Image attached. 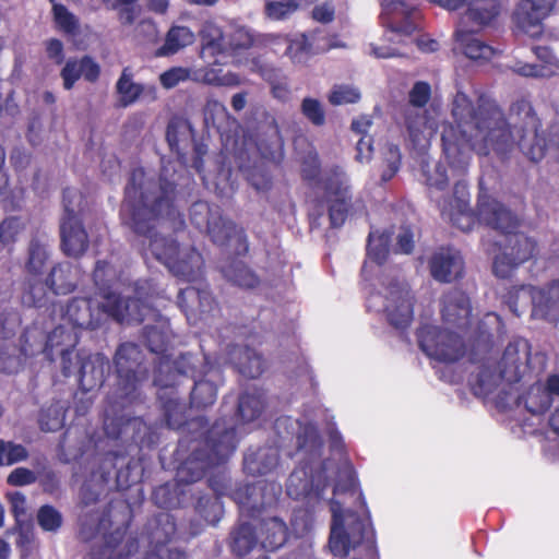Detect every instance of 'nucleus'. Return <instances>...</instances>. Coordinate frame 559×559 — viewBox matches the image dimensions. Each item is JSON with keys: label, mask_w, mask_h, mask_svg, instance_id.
<instances>
[{"label": "nucleus", "mask_w": 559, "mask_h": 559, "mask_svg": "<svg viewBox=\"0 0 559 559\" xmlns=\"http://www.w3.org/2000/svg\"><path fill=\"white\" fill-rule=\"evenodd\" d=\"M516 404L523 405L532 415H543L550 408L552 397L539 382H536L530 386L526 393L518 397Z\"/></svg>", "instance_id": "c03bdc74"}, {"label": "nucleus", "mask_w": 559, "mask_h": 559, "mask_svg": "<svg viewBox=\"0 0 559 559\" xmlns=\"http://www.w3.org/2000/svg\"><path fill=\"white\" fill-rule=\"evenodd\" d=\"M64 414L56 406L43 409L39 415V426L44 431H57L62 428Z\"/></svg>", "instance_id": "774afa93"}, {"label": "nucleus", "mask_w": 559, "mask_h": 559, "mask_svg": "<svg viewBox=\"0 0 559 559\" xmlns=\"http://www.w3.org/2000/svg\"><path fill=\"white\" fill-rule=\"evenodd\" d=\"M143 336L147 349L157 355L158 362L154 368V377L160 373L162 377L175 374V360H171L167 355L168 337L167 334L160 329L153 325H145L143 329Z\"/></svg>", "instance_id": "473e14b6"}, {"label": "nucleus", "mask_w": 559, "mask_h": 559, "mask_svg": "<svg viewBox=\"0 0 559 559\" xmlns=\"http://www.w3.org/2000/svg\"><path fill=\"white\" fill-rule=\"evenodd\" d=\"M177 304L188 320H202L221 313L219 305L207 287L181 288L177 296Z\"/></svg>", "instance_id": "6ab92c4d"}, {"label": "nucleus", "mask_w": 559, "mask_h": 559, "mask_svg": "<svg viewBox=\"0 0 559 559\" xmlns=\"http://www.w3.org/2000/svg\"><path fill=\"white\" fill-rule=\"evenodd\" d=\"M431 277L439 283H453L464 275V259L460 251L451 247H441L428 261Z\"/></svg>", "instance_id": "a878e982"}, {"label": "nucleus", "mask_w": 559, "mask_h": 559, "mask_svg": "<svg viewBox=\"0 0 559 559\" xmlns=\"http://www.w3.org/2000/svg\"><path fill=\"white\" fill-rule=\"evenodd\" d=\"M52 15L57 28L66 35L76 36L80 33L79 19L66 5L55 3L52 5Z\"/></svg>", "instance_id": "6e6d98bb"}, {"label": "nucleus", "mask_w": 559, "mask_h": 559, "mask_svg": "<svg viewBox=\"0 0 559 559\" xmlns=\"http://www.w3.org/2000/svg\"><path fill=\"white\" fill-rule=\"evenodd\" d=\"M329 486L323 469L308 474L306 467L295 468L286 483V492L294 500H319Z\"/></svg>", "instance_id": "aec40b11"}, {"label": "nucleus", "mask_w": 559, "mask_h": 559, "mask_svg": "<svg viewBox=\"0 0 559 559\" xmlns=\"http://www.w3.org/2000/svg\"><path fill=\"white\" fill-rule=\"evenodd\" d=\"M532 317L557 324L559 321V280L543 287H532Z\"/></svg>", "instance_id": "c756f323"}, {"label": "nucleus", "mask_w": 559, "mask_h": 559, "mask_svg": "<svg viewBox=\"0 0 559 559\" xmlns=\"http://www.w3.org/2000/svg\"><path fill=\"white\" fill-rule=\"evenodd\" d=\"M472 392L476 396L486 397L490 395L496 386V376L489 369H481L474 381H471Z\"/></svg>", "instance_id": "e2e57ef3"}, {"label": "nucleus", "mask_w": 559, "mask_h": 559, "mask_svg": "<svg viewBox=\"0 0 559 559\" xmlns=\"http://www.w3.org/2000/svg\"><path fill=\"white\" fill-rule=\"evenodd\" d=\"M49 259L47 247L38 238H32L28 245L25 270L29 275L38 276Z\"/></svg>", "instance_id": "3c124183"}, {"label": "nucleus", "mask_w": 559, "mask_h": 559, "mask_svg": "<svg viewBox=\"0 0 559 559\" xmlns=\"http://www.w3.org/2000/svg\"><path fill=\"white\" fill-rule=\"evenodd\" d=\"M332 522L329 536V548L335 557L346 558L352 549L367 542L374 547V531L370 514L360 516L356 511L341 509V503L331 501Z\"/></svg>", "instance_id": "1a4fd4ad"}, {"label": "nucleus", "mask_w": 559, "mask_h": 559, "mask_svg": "<svg viewBox=\"0 0 559 559\" xmlns=\"http://www.w3.org/2000/svg\"><path fill=\"white\" fill-rule=\"evenodd\" d=\"M237 358V369L239 373L247 378L257 379L265 370L263 356L249 346L241 347Z\"/></svg>", "instance_id": "8fccbe9b"}, {"label": "nucleus", "mask_w": 559, "mask_h": 559, "mask_svg": "<svg viewBox=\"0 0 559 559\" xmlns=\"http://www.w3.org/2000/svg\"><path fill=\"white\" fill-rule=\"evenodd\" d=\"M265 407V401L263 394L254 389L253 391H245L239 395L237 411L235 414V421L230 423L224 416L221 418L225 419L227 425H230L236 430L237 424H247L258 419ZM238 440V438L236 437Z\"/></svg>", "instance_id": "e433bc0d"}, {"label": "nucleus", "mask_w": 559, "mask_h": 559, "mask_svg": "<svg viewBox=\"0 0 559 559\" xmlns=\"http://www.w3.org/2000/svg\"><path fill=\"white\" fill-rule=\"evenodd\" d=\"M519 226L518 219V226L512 231L500 233L506 236L507 243L502 252L495 257L492 263V272L499 278H509L518 266L538 252L537 241L524 233H518Z\"/></svg>", "instance_id": "2eb2a0df"}, {"label": "nucleus", "mask_w": 559, "mask_h": 559, "mask_svg": "<svg viewBox=\"0 0 559 559\" xmlns=\"http://www.w3.org/2000/svg\"><path fill=\"white\" fill-rule=\"evenodd\" d=\"M153 383L158 388L157 400L163 413V418L168 428L174 430H182L185 433L180 440L182 447L187 443L191 452L194 449L205 448V442L210 431L217 427V433L223 435L225 431L233 433L234 452L237 449V439L235 428L225 423V419H216L212 426L205 416H197L191 419L187 418L186 403L180 399L176 385V374L162 377L160 373L153 378Z\"/></svg>", "instance_id": "20e7f679"}, {"label": "nucleus", "mask_w": 559, "mask_h": 559, "mask_svg": "<svg viewBox=\"0 0 559 559\" xmlns=\"http://www.w3.org/2000/svg\"><path fill=\"white\" fill-rule=\"evenodd\" d=\"M557 0H521L512 14L522 32L535 36L542 32L543 21L549 16Z\"/></svg>", "instance_id": "5701e85b"}, {"label": "nucleus", "mask_w": 559, "mask_h": 559, "mask_svg": "<svg viewBox=\"0 0 559 559\" xmlns=\"http://www.w3.org/2000/svg\"><path fill=\"white\" fill-rule=\"evenodd\" d=\"M451 224L457 229L471 231L476 223L489 227L498 233H510L518 226V216L502 202L488 193L483 177L478 179V194L476 209H449Z\"/></svg>", "instance_id": "0eeeda50"}, {"label": "nucleus", "mask_w": 559, "mask_h": 559, "mask_svg": "<svg viewBox=\"0 0 559 559\" xmlns=\"http://www.w3.org/2000/svg\"><path fill=\"white\" fill-rule=\"evenodd\" d=\"M177 185L165 177L147 178L144 168L130 171L123 191L120 219L135 235L148 239L152 255L167 265L180 253V246L173 237L156 231L157 223L176 213Z\"/></svg>", "instance_id": "f03ea898"}, {"label": "nucleus", "mask_w": 559, "mask_h": 559, "mask_svg": "<svg viewBox=\"0 0 559 559\" xmlns=\"http://www.w3.org/2000/svg\"><path fill=\"white\" fill-rule=\"evenodd\" d=\"M139 549L136 538H124V532H116L105 536L102 545H94L85 559H131Z\"/></svg>", "instance_id": "c85d7f7f"}, {"label": "nucleus", "mask_w": 559, "mask_h": 559, "mask_svg": "<svg viewBox=\"0 0 559 559\" xmlns=\"http://www.w3.org/2000/svg\"><path fill=\"white\" fill-rule=\"evenodd\" d=\"M114 365L117 373V404L128 408L144 403L141 386L147 380L148 368L140 346L132 342L120 344L114 356Z\"/></svg>", "instance_id": "6e6552de"}, {"label": "nucleus", "mask_w": 559, "mask_h": 559, "mask_svg": "<svg viewBox=\"0 0 559 559\" xmlns=\"http://www.w3.org/2000/svg\"><path fill=\"white\" fill-rule=\"evenodd\" d=\"M431 98V86L426 81H416L408 92L411 108L423 109Z\"/></svg>", "instance_id": "69168bd1"}, {"label": "nucleus", "mask_w": 559, "mask_h": 559, "mask_svg": "<svg viewBox=\"0 0 559 559\" xmlns=\"http://www.w3.org/2000/svg\"><path fill=\"white\" fill-rule=\"evenodd\" d=\"M194 41V34L187 26L174 25L166 34L165 43L160 46L156 56H171Z\"/></svg>", "instance_id": "49530a36"}, {"label": "nucleus", "mask_w": 559, "mask_h": 559, "mask_svg": "<svg viewBox=\"0 0 559 559\" xmlns=\"http://www.w3.org/2000/svg\"><path fill=\"white\" fill-rule=\"evenodd\" d=\"M280 463L278 450L273 447L249 449L243 456V471L251 476H263L272 473Z\"/></svg>", "instance_id": "c9c22d12"}, {"label": "nucleus", "mask_w": 559, "mask_h": 559, "mask_svg": "<svg viewBox=\"0 0 559 559\" xmlns=\"http://www.w3.org/2000/svg\"><path fill=\"white\" fill-rule=\"evenodd\" d=\"M234 454L233 433H217V427L210 431L205 448L194 449L180 463L176 478L154 488L152 501L162 509L178 508L183 503L186 487L201 480L209 471L221 466Z\"/></svg>", "instance_id": "7ed1b4c3"}, {"label": "nucleus", "mask_w": 559, "mask_h": 559, "mask_svg": "<svg viewBox=\"0 0 559 559\" xmlns=\"http://www.w3.org/2000/svg\"><path fill=\"white\" fill-rule=\"evenodd\" d=\"M464 19L480 31L489 26L500 14L501 3L498 0H471L467 1Z\"/></svg>", "instance_id": "ea45409f"}, {"label": "nucleus", "mask_w": 559, "mask_h": 559, "mask_svg": "<svg viewBox=\"0 0 559 559\" xmlns=\"http://www.w3.org/2000/svg\"><path fill=\"white\" fill-rule=\"evenodd\" d=\"M175 371L176 380L182 376L194 382L190 393L191 407L205 409L216 402L218 385L223 383V372L206 356L201 358L191 353L181 354L176 359Z\"/></svg>", "instance_id": "9d476101"}, {"label": "nucleus", "mask_w": 559, "mask_h": 559, "mask_svg": "<svg viewBox=\"0 0 559 559\" xmlns=\"http://www.w3.org/2000/svg\"><path fill=\"white\" fill-rule=\"evenodd\" d=\"M207 484L216 498L213 500L210 497H200L195 510L211 524L218 521L216 516V511L219 510L218 498L223 496L230 497L238 504L241 518H255L263 510L274 507L282 492L280 485L267 481L239 483L230 488L229 479L221 472L212 474L207 478Z\"/></svg>", "instance_id": "39448f33"}, {"label": "nucleus", "mask_w": 559, "mask_h": 559, "mask_svg": "<svg viewBox=\"0 0 559 559\" xmlns=\"http://www.w3.org/2000/svg\"><path fill=\"white\" fill-rule=\"evenodd\" d=\"M441 306V317L447 324L457 329L468 326L472 306L465 292L459 288L450 289L443 294Z\"/></svg>", "instance_id": "7c9ffc66"}, {"label": "nucleus", "mask_w": 559, "mask_h": 559, "mask_svg": "<svg viewBox=\"0 0 559 559\" xmlns=\"http://www.w3.org/2000/svg\"><path fill=\"white\" fill-rule=\"evenodd\" d=\"M116 93L118 95L117 107L127 108L136 103L142 95L156 97V87L133 82V73L129 67L123 68L118 81L116 82Z\"/></svg>", "instance_id": "f704fd0d"}, {"label": "nucleus", "mask_w": 559, "mask_h": 559, "mask_svg": "<svg viewBox=\"0 0 559 559\" xmlns=\"http://www.w3.org/2000/svg\"><path fill=\"white\" fill-rule=\"evenodd\" d=\"M229 547L239 557L248 555L258 544L255 527L249 522H239L230 532Z\"/></svg>", "instance_id": "37998d69"}, {"label": "nucleus", "mask_w": 559, "mask_h": 559, "mask_svg": "<svg viewBox=\"0 0 559 559\" xmlns=\"http://www.w3.org/2000/svg\"><path fill=\"white\" fill-rule=\"evenodd\" d=\"M510 116L516 117L521 123L522 134L518 146L528 160L540 162L549 154L559 163V126H551L547 131H542V121L532 103L521 97L510 106Z\"/></svg>", "instance_id": "423d86ee"}, {"label": "nucleus", "mask_w": 559, "mask_h": 559, "mask_svg": "<svg viewBox=\"0 0 559 559\" xmlns=\"http://www.w3.org/2000/svg\"><path fill=\"white\" fill-rule=\"evenodd\" d=\"M72 368L74 371L71 376L76 377L79 388L83 392H91L103 386L109 371V360L100 353L78 352L72 357Z\"/></svg>", "instance_id": "f3484780"}, {"label": "nucleus", "mask_w": 559, "mask_h": 559, "mask_svg": "<svg viewBox=\"0 0 559 559\" xmlns=\"http://www.w3.org/2000/svg\"><path fill=\"white\" fill-rule=\"evenodd\" d=\"M81 200L82 195L75 189H63V214L59 223L60 250L64 255L74 259L81 258L90 247L88 234L73 206L75 201Z\"/></svg>", "instance_id": "ddd939ff"}, {"label": "nucleus", "mask_w": 559, "mask_h": 559, "mask_svg": "<svg viewBox=\"0 0 559 559\" xmlns=\"http://www.w3.org/2000/svg\"><path fill=\"white\" fill-rule=\"evenodd\" d=\"M557 0H521L512 14L522 32L535 36L542 32L543 21L549 16Z\"/></svg>", "instance_id": "b1692460"}, {"label": "nucleus", "mask_w": 559, "mask_h": 559, "mask_svg": "<svg viewBox=\"0 0 559 559\" xmlns=\"http://www.w3.org/2000/svg\"><path fill=\"white\" fill-rule=\"evenodd\" d=\"M145 527L148 538L145 559H188L185 550L168 546L177 531L175 518L169 512L156 513L147 521Z\"/></svg>", "instance_id": "dca6fc26"}, {"label": "nucleus", "mask_w": 559, "mask_h": 559, "mask_svg": "<svg viewBox=\"0 0 559 559\" xmlns=\"http://www.w3.org/2000/svg\"><path fill=\"white\" fill-rule=\"evenodd\" d=\"M421 174L429 190L443 191L449 186L447 167L440 162L430 164L428 160H423Z\"/></svg>", "instance_id": "603ef678"}, {"label": "nucleus", "mask_w": 559, "mask_h": 559, "mask_svg": "<svg viewBox=\"0 0 559 559\" xmlns=\"http://www.w3.org/2000/svg\"><path fill=\"white\" fill-rule=\"evenodd\" d=\"M454 123L442 128L441 144L453 170L465 174L473 153L487 157L493 153L501 162L509 159L515 142L510 122L498 103L481 94L474 103L457 92L451 109Z\"/></svg>", "instance_id": "f257e3e1"}, {"label": "nucleus", "mask_w": 559, "mask_h": 559, "mask_svg": "<svg viewBox=\"0 0 559 559\" xmlns=\"http://www.w3.org/2000/svg\"><path fill=\"white\" fill-rule=\"evenodd\" d=\"M216 209L219 207L217 205L212 206L206 201L198 200L193 202L189 209L191 224L200 231H203L210 226L211 221L214 218V214L216 213Z\"/></svg>", "instance_id": "4d7b16f0"}, {"label": "nucleus", "mask_w": 559, "mask_h": 559, "mask_svg": "<svg viewBox=\"0 0 559 559\" xmlns=\"http://www.w3.org/2000/svg\"><path fill=\"white\" fill-rule=\"evenodd\" d=\"M110 304L99 302L91 297H73L71 298L62 314L73 329L80 330H96L107 318H112L117 322L127 321V316L122 314L120 304L112 300V297L107 295Z\"/></svg>", "instance_id": "f8f14e48"}, {"label": "nucleus", "mask_w": 559, "mask_h": 559, "mask_svg": "<svg viewBox=\"0 0 559 559\" xmlns=\"http://www.w3.org/2000/svg\"><path fill=\"white\" fill-rule=\"evenodd\" d=\"M104 430L106 436L111 439L126 438L140 445H148L153 442L152 428L141 416H131L130 414L110 416L106 413Z\"/></svg>", "instance_id": "a211bd4d"}, {"label": "nucleus", "mask_w": 559, "mask_h": 559, "mask_svg": "<svg viewBox=\"0 0 559 559\" xmlns=\"http://www.w3.org/2000/svg\"><path fill=\"white\" fill-rule=\"evenodd\" d=\"M319 183L330 200L352 195L346 175L340 166L335 165L325 170Z\"/></svg>", "instance_id": "a18cd8bd"}, {"label": "nucleus", "mask_w": 559, "mask_h": 559, "mask_svg": "<svg viewBox=\"0 0 559 559\" xmlns=\"http://www.w3.org/2000/svg\"><path fill=\"white\" fill-rule=\"evenodd\" d=\"M117 280V272L114 265L106 260H98L93 271V282L98 289L99 296L105 300V304H110L107 295L112 297L120 304L122 314L127 316V322L142 323L144 322L146 314L151 310L150 305L141 294L143 289L142 282L138 281L134 283V296H129L123 299L120 295L112 290L114 284Z\"/></svg>", "instance_id": "9b49d317"}, {"label": "nucleus", "mask_w": 559, "mask_h": 559, "mask_svg": "<svg viewBox=\"0 0 559 559\" xmlns=\"http://www.w3.org/2000/svg\"><path fill=\"white\" fill-rule=\"evenodd\" d=\"M27 457L28 452L24 445L0 439V466L13 465Z\"/></svg>", "instance_id": "052dcab7"}, {"label": "nucleus", "mask_w": 559, "mask_h": 559, "mask_svg": "<svg viewBox=\"0 0 559 559\" xmlns=\"http://www.w3.org/2000/svg\"><path fill=\"white\" fill-rule=\"evenodd\" d=\"M178 278L195 283L203 278L204 261L202 254L193 247L180 249L179 255L166 265Z\"/></svg>", "instance_id": "72a5a7b5"}, {"label": "nucleus", "mask_w": 559, "mask_h": 559, "mask_svg": "<svg viewBox=\"0 0 559 559\" xmlns=\"http://www.w3.org/2000/svg\"><path fill=\"white\" fill-rule=\"evenodd\" d=\"M389 235L384 233L376 235L371 231L368 236L367 243L368 258L377 264L382 265L389 257Z\"/></svg>", "instance_id": "13d9d810"}, {"label": "nucleus", "mask_w": 559, "mask_h": 559, "mask_svg": "<svg viewBox=\"0 0 559 559\" xmlns=\"http://www.w3.org/2000/svg\"><path fill=\"white\" fill-rule=\"evenodd\" d=\"M46 287L55 295H68L78 286V271L70 262L55 264L45 280Z\"/></svg>", "instance_id": "4c0bfd02"}, {"label": "nucleus", "mask_w": 559, "mask_h": 559, "mask_svg": "<svg viewBox=\"0 0 559 559\" xmlns=\"http://www.w3.org/2000/svg\"><path fill=\"white\" fill-rule=\"evenodd\" d=\"M301 112L313 126L321 127L325 122L324 109L316 98H304L301 102Z\"/></svg>", "instance_id": "338daca9"}, {"label": "nucleus", "mask_w": 559, "mask_h": 559, "mask_svg": "<svg viewBox=\"0 0 559 559\" xmlns=\"http://www.w3.org/2000/svg\"><path fill=\"white\" fill-rule=\"evenodd\" d=\"M415 297L411 289L399 283H391L384 307L386 320L397 330L407 329L414 318Z\"/></svg>", "instance_id": "412c9836"}, {"label": "nucleus", "mask_w": 559, "mask_h": 559, "mask_svg": "<svg viewBox=\"0 0 559 559\" xmlns=\"http://www.w3.org/2000/svg\"><path fill=\"white\" fill-rule=\"evenodd\" d=\"M352 199L350 195L330 200L328 214L331 228H340L344 225L352 207Z\"/></svg>", "instance_id": "bf43d9fd"}, {"label": "nucleus", "mask_w": 559, "mask_h": 559, "mask_svg": "<svg viewBox=\"0 0 559 559\" xmlns=\"http://www.w3.org/2000/svg\"><path fill=\"white\" fill-rule=\"evenodd\" d=\"M79 343V335L74 329H69L62 324L56 326L48 335L44 347V353L49 360H55L56 355L61 358V372L63 377H71L74 371L72 368V357L75 355L74 348Z\"/></svg>", "instance_id": "4be33fe9"}, {"label": "nucleus", "mask_w": 559, "mask_h": 559, "mask_svg": "<svg viewBox=\"0 0 559 559\" xmlns=\"http://www.w3.org/2000/svg\"><path fill=\"white\" fill-rule=\"evenodd\" d=\"M278 500L274 507L263 510L259 516L250 518L259 523V539L262 548L267 551H275L287 542L288 527L286 523L277 515H272V511L277 507Z\"/></svg>", "instance_id": "bb28decb"}, {"label": "nucleus", "mask_w": 559, "mask_h": 559, "mask_svg": "<svg viewBox=\"0 0 559 559\" xmlns=\"http://www.w3.org/2000/svg\"><path fill=\"white\" fill-rule=\"evenodd\" d=\"M476 32V29L457 28L455 40L468 59L488 61L495 56L496 50L492 46L477 38Z\"/></svg>", "instance_id": "58836bf2"}, {"label": "nucleus", "mask_w": 559, "mask_h": 559, "mask_svg": "<svg viewBox=\"0 0 559 559\" xmlns=\"http://www.w3.org/2000/svg\"><path fill=\"white\" fill-rule=\"evenodd\" d=\"M203 231L209 235L213 243L218 246H226L231 238H236V253L238 255H245L249 251V243L243 228H239L233 221L226 219L221 209H216L214 218Z\"/></svg>", "instance_id": "cd10ccee"}, {"label": "nucleus", "mask_w": 559, "mask_h": 559, "mask_svg": "<svg viewBox=\"0 0 559 559\" xmlns=\"http://www.w3.org/2000/svg\"><path fill=\"white\" fill-rule=\"evenodd\" d=\"M531 346L526 341L510 342L499 361L500 377L509 383L520 382L530 370Z\"/></svg>", "instance_id": "393cba45"}, {"label": "nucleus", "mask_w": 559, "mask_h": 559, "mask_svg": "<svg viewBox=\"0 0 559 559\" xmlns=\"http://www.w3.org/2000/svg\"><path fill=\"white\" fill-rule=\"evenodd\" d=\"M61 513L50 504H44L38 509L37 523L46 532H57L62 525Z\"/></svg>", "instance_id": "680f3d73"}, {"label": "nucleus", "mask_w": 559, "mask_h": 559, "mask_svg": "<svg viewBox=\"0 0 559 559\" xmlns=\"http://www.w3.org/2000/svg\"><path fill=\"white\" fill-rule=\"evenodd\" d=\"M318 33L313 32L310 37L300 34L287 39L285 55L296 64H306L317 52Z\"/></svg>", "instance_id": "79ce46f5"}, {"label": "nucleus", "mask_w": 559, "mask_h": 559, "mask_svg": "<svg viewBox=\"0 0 559 559\" xmlns=\"http://www.w3.org/2000/svg\"><path fill=\"white\" fill-rule=\"evenodd\" d=\"M200 38L201 58L213 66L217 64L216 58L227 50L222 28L212 23L205 24L200 32Z\"/></svg>", "instance_id": "a19ab883"}, {"label": "nucleus", "mask_w": 559, "mask_h": 559, "mask_svg": "<svg viewBox=\"0 0 559 559\" xmlns=\"http://www.w3.org/2000/svg\"><path fill=\"white\" fill-rule=\"evenodd\" d=\"M359 99L360 92L356 87L346 84L334 85L329 94V102L333 106L355 104Z\"/></svg>", "instance_id": "0e129e2a"}, {"label": "nucleus", "mask_w": 559, "mask_h": 559, "mask_svg": "<svg viewBox=\"0 0 559 559\" xmlns=\"http://www.w3.org/2000/svg\"><path fill=\"white\" fill-rule=\"evenodd\" d=\"M201 80L207 85L235 87L241 84L240 76L231 71L225 72L221 68H204L200 70Z\"/></svg>", "instance_id": "5fc2aeb1"}, {"label": "nucleus", "mask_w": 559, "mask_h": 559, "mask_svg": "<svg viewBox=\"0 0 559 559\" xmlns=\"http://www.w3.org/2000/svg\"><path fill=\"white\" fill-rule=\"evenodd\" d=\"M100 66L93 57L84 55L79 58H69L60 71L63 88L70 91L83 78L88 83H96L100 78Z\"/></svg>", "instance_id": "2f4dec72"}, {"label": "nucleus", "mask_w": 559, "mask_h": 559, "mask_svg": "<svg viewBox=\"0 0 559 559\" xmlns=\"http://www.w3.org/2000/svg\"><path fill=\"white\" fill-rule=\"evenodd\" d=\"M419 348L431 359L453 364L462 359L466 345L461 335L433 324H425L417 332Z\"/></svg>", "instance_id": "4468645a"}, {"label": "nucleus", "mask_w": 559, "mask_h": 559, "mask_svg": "<svg viewBox=\"0 0 559 559\" xmlns=\"http://www.w3.org/2000/svg\"><path fill=\"white\" fill-rule=\"evenodd\" d=\"M190 127L181 120H171L167 124L166 140L173 153L179 158L185 157L182 142L188 141L191 136Z\"/></svg>", "instance_id": "864d4df0"}, {"label": "nucleus", "mask_w": 559, "mask_h": 559, "mask_svg": "<svg viewBox=\"0 0 559 559\" xmlns=\"http://www.w3.org/2000/svg\"><path fill=\"white\" fill-rule=\"evenodd\" d=\"M404 126L409 141L417 146L425 139V131L428 126L429 116L427 110L406 107L403 110Z\"/></svg>", "instance_id": "09e8293b"}, {"label": "nucleus", "mask_w": 559, "mask_h": 559, "mask_svg": "<svg viewBox=\"0 0 559 559\" xmlns=\"http://www.w3.org/2000/svg\"><path fill=\"white\" fill-rule=\"evenodd\" d=\"M223 274L228 282L242 289H254L261 283L259 275L241 261L223 267Z\"/></svg>", "instance_id": "de8ad7c7"}]
</instances>
